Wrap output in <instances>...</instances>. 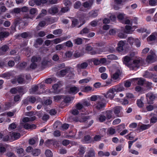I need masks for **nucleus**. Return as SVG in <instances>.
<instances>
[{"instance_id":"8fccbe9b","label":"nucleus","mask_w":157,"mask_h":157,"mask_svg":"<svg viewBox=\"0 0 157 157\" xmlns=\"http://www.w3.org/2000/svg\"><path fill=\"white\" fill-rule=\"evenodd\" d=\"M131 29V27L130 25H127L125 26V28L124 30L125 33H130V30Z\"/></svg>"},{"instance_id":"f257e3e1","label":"nucleus","mask_w":157,"mask_h":157,"mask_svg":"<svg viewBox=\"0 0 157 157\" xmlns=\"http://www.w3.org/2000/svg\"><path fill=\"white\" fill-rule=\"evenodd\" d=\"M106 104L105 100L102 97L96 101V103L93 105V107L98 110L101 111L104 109Z\"/></svg>"},{"instance_id":"3c124183","label":"nucleus","mask_w":157,"mask_h":157,"mask_svg":"<svg viewBox=\"0 0 157 157\" xmlns=\"http://www.w3.org/2000/svg\"><path fill=\"white\" fill-rule=\"evenodd\" d=\"M98 119L100 122H102L105 121L106 119L105 116L100 115Z\"/></svg>"},{"instance_id":"2eb2a0df","label":"nucleus","mask_w":157,"mask_h":157,"mask_svg":"<svg viewBox=\"0 0 157 157\" xmlns=\"http://www.w3.org/2000/svg\"><path fill=\"white\" fill-rule=\"evenodd\" d=\"M124 44V43L123 41H119L118 43V47L117 48V50L119 52L123 51L124 50L123 46Z\"/></svg>"},{"instance_id":"ea45409f","label":"nucleus","mask_w":157,"mask_h":157,"mask_svg":"<svg viewBox=\"0 0 157 157\" xmlns=\"http://www.w3.org/2000/svg\"><path fill=\"white\" fill-rule=\"evenodd\" d=\"M115 89L116 92H117L124 90V88L122 85H119L117 86V88Z\"/></svg>"},{"instance_id":"e433bc0d","label":"nucleus","mask_w":157,"mask_h":157,"mask_svg":"<svg viewBox=\"0 0 157 157\" xmlns=\"http://www.w3.org/2000/svg\"><path fill=\"white\" fill-rule=\"evenodd\" d=\"M47 11L44 9H43L41 10V13H40L36 18V19H38L40 18L41 17L45 15L46 14Z\"/></svg>"},{"instance_id":"f704fd0d","label":"nucleus","mask_w":157,"mask_h":157,"mask_svg":"<svg viewBox=\"0 0 157 157\" xmlns=\"http://www.w3.org/2000/svg\"><path fill=\"white\" fill-rule=\"evenodd\" d=\"M17 81L18 83L21 84H24L25 83V81L22 75L19 76L17 79Z\"/></svg>"},{"instance_id":"680f3d73","label":"nucleus","mask_w":157,"mask_h":157,"mask_svg":"<svg viewBox=\"0 0 157 157\" xmlns=\"http://www.w3.org/2000/svg\"><path fill=\"white\" fill-rule=\"evenodd\" d=\"M76 107L77 109L78 110H81L83 107V105L82 104H81L79 103L77 104L76 105Z\"/></svg>"},{"instance_id":"49530a36","label":"nucleus","mask_w":157,"mask_h":157,"mask_svg":"<svg viewBox=\"0 0 157 157\" xmlns=\"http://www.w3.org/2000/svg\"><path fill=\"white\" fill-rule=\"evenodd\" d=\"M81 5V2L79 1H77L76 2L74 5V7L75 9H78L80 7Z\"/></svg>"},{"instance_id":"a18cd8bd","label":"nucleus","mask_w":157,"mask_h":157,"mask_svg":"<svg viewBox=\"0 0 157 157\" xmlns=\"http://www.w3.org/2000/svg\"><path fill=\"white\" fill-rule=\"evenodd\" d=\"M82 105H83V107H88L91 105L90 103V101H88L85 100H84L83 101Z\"/></svg>"},{"instance_id":"4d7b16f0","label":"nucleus","mask_w":157,"mask_h":157,"mask_svg":"<svg viewBox=\"0 0 157 157\" xmlns=\"http://www.w3.org/2000/svg\"><path fill=\"white\" fill-rule=\"evenodd\" d=\"M28 100L29 102L33 103L35 102L36 101V98L35 97L33 96H30L29 97Z\"/></svg>"},{"instance_id":"bf43d9fd","label":"nucleus","mask_w":157,"mask_h":157,"mask_svg":"<svg viewBox=\"0 0 157 157\" xmlns=\"http://www.w3.org/2000/svg\"><path fill=\"white\" fill-rule=\"evenodd\" d=\"M107 57L108 59H116L117 58V56L113 54L109 55Z\"/></svg>"},{"instance_id":"13d9d810","label":"nucleus","mask_w":157,"mask_h":157,"mask_svg":"<svg viewBox=\"0 0 157 157\" xmlns=\"http://www.w3.org/2000/svg\"><path fill=\"white\" fill-rule=\"evenodd\" d=\"M73 98H70L69 97H66L64 99V101L66 103H68L70 102L71 100H73Z\"/></svg>"},{"instance_id":"473e14b6","label":"nucleus","mask_w":157,"mask_h":157,"mask_svg":"<svg viewBox=\"0 0 157 157\" xmlns=\"http://www.w3.org/2000/svg\"><path fill=\"white\" fill-rule=\"evenodd\" d=\"M90 29L86 27L81 31L80 32V34L83 35L87 33L90 32Z\"/></svg>"},{"instance_id":"09e8293b","label":"nucleus","mask_w":157,"mask_h":157,"mask_svg":"<svg viewBox=\"0 0 157 157\" xmlns=\"http://www.w3.org/2000/svg\"><path fill=\"white\" fill-rule=\"evenodd\" d=\"M74 41L76 44L80 45L82 43V40L80 38H78L76 39H75Z\"/></svg>"},{"instance_id":"4c0bfd02","label":"nucleus","mask_w":157,"mask_h":157,"mask_svg":"<svg viewBox=\"0 0 157 157\" xmlns=\"http://www.w3.org/2000/svg\"><path fill=\"white\" fill-rule=\"evenodd\" d=\"M45 154L47 157H52L53 156L52 153L50 150H46Z\"/></svg>"},{"instance_id":"603ef678","label":"nucleus","mask_w":157,"mask_h":157,"mask_svg":"<svg viewBox=\"0 0 157 157\" xmlns=\"http://www.w3.org/2000/svg\"><path fill=\"white\" fill-rule=\"evenodd\" d=\"M136 103L139 107H141L144 105V103L140 99L137 100L136 101Z\"/></svg>"},{"instance_id":"0e129e2a","label":"nucleus","mask_w":157,"mask_h":157,"mask_svg":"<svg viewBox=\"0 0 157 157\" xmlns=\"http://www.w3.org/2000/svg\"><path fill=\"white\" fill-rule=\"evenodd\" d=\"M131 84V82L128 80L125 81L124 82V86L126 87H130Z\"/></svg>"},{"instance_id":"aec40b11","label":"nucleus","mask_w":157,"mask_h":157,"mask_svg":"<svg viewBox=\"0 0 157 157\" xmlns=\"http://www.w3.org/2000/svg\"><path fill=\"white\" fill-rule=\"evenodd\" d=\"M34 2L36 5L40 6L48 2V0H34Z\"/></svg>"},{"instance_id":"7c9ffc66","label":"nucleus","mask_w":157,"mask_h":157,"mask_svg":"<svg viewBox=\"0 0 157 157\" xmlns=\"http://www.w3.org/2000/svg\"><path fill=\"white\" fill-rule=\"evenodd\" d=\"M40 153V151L39 149H34L32 151V154L34 156H37Z\"/></svg>"},{"instance_id":"6ab92c4d","label":"nucleus","mask_w":157,"mask_h":157,"mask_svg":"<svg viewBox=\"0 0 157 157\" xmlns=\"http://www.w3.org/2000/svg\"><path fill=\"white\" fill-rule=\"evenodd\" d=\"M48 12L50 14H55L58 12L57 8L56 7H52L48 10Z\"/></svg>"},{"instance_id":"0eeeda50","label":"nucleus","mask_w":157,"mask_h":157,"mask_svg":"<svg viewBox=\"0 0 157 157\" xmlns=\"http://www.w3.org/2000/svg\"><path fill=\"white\" fill-rule=\"evenodd\" d=\"M157 57L155 54L148 55L146 59V61L148 63H153L156 61Z\"/></svg>"},{"instance_id":"393cba45","label":"nucleus","mask_w":157,"mask_h":157,"mask_svg":"<svg viewBox=\"0 0 157 157\" xmlns=\"http://www.w3.org/2000/svg\"><path fill=\"white\" fill-rule=\"evenodd\" d=\"M36 117L35 116L31 117H25L23 119V121L24 122L29 121H32L35 120Z\"/></svg>"},{"instance_id":"423d86ee","label":"nucleus","mask_w":157,"mask_h":157,"mask_svg":"<svg viewBox=\"0 0 157 157\" xmlns=\"http://www.w3.org/2000/svg\"><path fill=\"white\" fill-rule=\"evenodd\" d=\"M131 58L128 56H126L123 58V62L127 67L130 69L132 62Z\"/></svg>"},{"instance_id":"a19ab883","label":"nucleus","mask_w":157,"mask_h":157,"mask_svg":"<svg viewBox=\"0 0 157 157\" xmlns=\"http://www.w3.org/2000/svg\"><path fill=\"white\" fill-rule=\"evenodd\" d=\"M18 65L19 68L22 69L25 67L27 65V63L25 62H23L19 64Z\"/></svg>"},{"instance_id":"9d476101","label":"nucleus","mask_w":157,"mask_h":157,"mask_svg":"<svg viewBox=\"0 0 157 157\" xmlns=\"http://www.w3.org/2000/svg\"><path fill=\"white\" fill-rule=\"evenodd\" d=\"M93 0H90L89 1H86L82 3V5L85 8L90 9L93 4Z\"/></svg>"},{"instance_id":"c9c22d12","label":"nucleus","mask_w":157,"mask_h":157,"mask_svg":"<svg viewBox=\"0 0 157 157\" xmlns=\"http://www.w3.org/2000/svg\"><path fill=\"white\" fill-rule=\"evenodd\" d=\"M156 37L157 38V33H156L155 36L152 34L147 38V40L149 41L154 40H155Z\"/></svg>"},{"instance_id":"5fc2aeb1","label":"nucleus","mask_w":157,"mask_h":157,"mask_svg":"<svg viewBox=\"0 0 157 157\" xmlns=\"http://www.w3.org/2000/svg\"><path fill=\"white\" fill-rule=\"evenodd\" d=\"M78 23V22L77 19H74L72 21V26L73 27H74Z\"/></svg>"},{"instance_id":"774afa93","label":"nucleus","mask_w":157,"mask_h":157,"mask_svg":"<svg viewBox=\"0 0 157 157\" xmlns=\"http://www.w3.org/2000/svg\"><path fill=\"white\" fill-rule=\"evenodd\" d=\"M134 43L137 47H139L140 46V42L138 39H135V41Z\"/></svg>"},{"instance_id":"69168bd1","label":"nucleus","mask_w":157,"mask_h":157,"mask_svg":"<svg viewBox=\"0 0 157 157\" xmlns=\"http://www.w3.org/2000/svg\"><path fill=\"white\" fill-rule=\"evenodd\" d=\"M63 48V46L62 44H58L56 46V49L57 50H62Z\"/></svg>"},{"instance_id":"b1692460","label":"nucleus","mask_w":157,"mask_h":157,"mask_svg":"<svg viewBox=\"0 0 157 157\" xmlns=\"http://www.w3.org/2000/svg\"><path fill=\"white\" fill-rule=\"evenodd\" d=\"M112 111L111 110H108L105 112L106 118L107 120L110 119L112 117Z\"/></svg>"},{"instance_id":"dca6fc26","label":"nucleus","mask_w":157,"mask_h":157,"mask_svg":"<svg viewBox=\"0 0 157 157\" xmlns=\"http://www.w3.org/2000/svg\"><path fill=\"white\" fill-rule=\"evenodd\" d=\"M22 90L21 87H14L12 88L10 90V92L12 94H15L17 91L21 92Z\"/></svg>"},{"instance_id":"cd10ccee","label":"nucleus","mask_w":157,"mask_h":157,"mask_svg":"<svg viewBox=\"0 0 157 157\" xmlns=\"http://www.w3.org/2000/svg\"><path fill=\"white\" fill-rule=\"evenodd\" d=\"M86 148L83 147H80L78 150L79 155H82L85 152Z\"/></svg>"},{"instance_id":"f03ea898","label":"nucleus","mask_w":157,"mask_h":157,"mask_svg":"<svg viewBox=\"0 0 157 157\" xmlns=\"http://www.w3.org/2000/svg\"><path fill=\"white\" fill-rule=\"evenodd\" d=\"M143 63V61L141 58L139 57L136 59L132 62L130 69L134 70L139 68L142 65Z\"/></svg>"},{"instance_id":"ddd939ff","label":"nucleus","mask_w":157,"mask_h":157,"mask_svg":"<svg viewBox=\"0 0 157 157\" xmlns=\"http://www.w3.org/2000/svg\"><path fill=\"white\" fill-rule=\"evenodd\" d=\"M79 91V88L76 86H72L70 88L68 92L71 94H75Z\"/></svg>"},{"instance_id":"e2e57ef3","label":"nucleus","mask_w":157,"mask_h":157,"mask_svg":"<svg viewBox=\"0 0 157 157\" xmlns=\"http://www.w3.org/2000/svg\"><path fill=\"white\" fill-rule=\"evenodd\" d=\"M90 117L88 116H83L82 119L79 120L80 122H85L87 121V119H89Z\"/></svg>"},{"instance_id":"de8ad7c7","label":"nucleus","mask_w":157,"mask_h":157,"mask_svg":"<svg viewBox=\"0 0 157 157\" xmlns=\"http://www.w3.org/2000/svg\"><path fill=\"white\" fill-rule=\"evenodd\" d=\"M135 39H133L132 37H130L128 38L127 41L131 45H132L133 43L135 42Z\"/></svg>"},{"instance_id":"c03bdc74","label":"nucleus","mask_w":157,"mask_h":157,"mask_svg":"<svg viewBox=\"0 0 157 157\" xmlns=\"http://www.w3.org/2000/svg\"><path fill=\"white\" fill-rule=\"evenodd\" d=\"M108 132L109 134L112 135L115 133L116 131L115 129L110 128L108 129Z\"/></svg>"},{"instance_id":"5701e85b","label":"nucleus","mask_w":157,"mask_h":157,"mask_svg":"<svg viewBox=\"0 0 157 157\" xmlns=\"http://www.w3.org/2000/svg\"><path fill=\"white\" fill-rule=\"evenodd\" d=\"M151 126V125L150 124H142L140 127V130L141 131L145 130L148 129Z\"/></svg>"},{"instance_id":"4be33fe9","label":"nucleus","mask_w":157,"mask_h":157,"mask_svg":"<svg viewBox=\"0 0 157 157\" xmlns=\"http://www.w3.org/2000/svg\"><path fill=\"white\" fill-rule=\"evenodd\" d=\"M24 127L26 129H33L35 128L36 125L34 124H30L28 123H26L24 125Z\"/></svg>"},{"instance_id":"6e6d98bb","label":"nucleus","mask_w":157,"mask_h":157,"mask_svg":"<svg viewBox=\"0 0 157 157\" xmlns=\"http://www.w3.org/2000/svg\"><path fill=\"white\" fill-rule=\"evenodd\" d=\"M62 32V31L61 29H58L54 30L53 32V33L55 35H59Z\"/></svg>"},{"instance_id":"2f4dec72","label":"nucleus","mask_w":157,"mask_h":157,"mask_svg":"<svg viewBox=\"0 0 157 157\" xmlns=\"http://www.w3.org/2000/svg\"><path fill=\"white\" fill-rule=\"evenodd\" d=\"M17 153L18 154L19 156L20 157L23 156L24 155L23 153L24 150L21 148L17 149Z\"/></svg>"},{"instance_id":"1a4fd4ad","label":"nucleus","mask_w":157,"mask_h":157,"mask_svg":"<svg viewBox=\"0 0 157 157\" xmlns=\"http://www.w3.org/2000/svg\"><path fill=\"white\" fill-rule=\"evenodd\" d=\"M143 76L144 77L146 78H154L157 76L155 74L150 72L148 71H146L144 72Z\"/></svg>"},{"instance_id":"58836bf2","label":"nucleus","mask_w":157,"mask_h":157,"mask_svg":"<svg viewBox=\"0 0 157 157\" xmlns=\"http://www.w3.org/2000/svg\"><path fill=\"white\" fill-rule=\"evenodd\" d=\"M69 71V69L68 68H66L64 70H63L60 71V74L61 76H63L66 75Z\"/></svg>"},{"instance_id":"412c9836","label":"nucleus","mask_w":157,"mask_h":157,"mask_svg":"<svg viewBox=\"0 0 157 157\" xmlns=\"http://www.w3.org/2000/svg\"><path fill=\"white\" fill-rule=\"evenodd\" d=\"M92 90V87L90 86H87L83 87L81 89V91L87 93L91 91Z\"/></svg>"},{"instance_id":"9b49d317","label":"nucleus","mask_w":157,"mask_h":157,"mask_svg":"<svg viewBox=\"0 0 157 157\" xmlns=\"http://www.w3.org/2000/svg\"><path fill=\"white\" fill-rule=\"evenodd\" d=\"M16 36L17 37H19L21 36L23 38H26L28 37H31L32 36L31 33L29 32H24L20 34L17 35Z\"/></svg>"},{"instance_id":"6e6552de","label":"nucleus","mask_w":157,"mask_h":157,"mask_svg":"<svg viewBox=\"0 0 157 157\" xmlns=\"http://www.w3.org/2000/svg\"><path fill=\"white\" fill-rule=\"evenodd\" d=\"M38 87L37 86H35L32 87L30 90L29 92L30 94H40L42 93V92H39L38 90Z\"/></svg>"},{"instance_id":"72a5a7b5","label":"nucleus","mask_w":157,"mask_h":157,"mask_svg":"<svg viewBox=\"0 0 157 157\" xmlns=\"http://www.w3.org/2000/svg\"><path fill=\"white\" fill-rule=\"evenodd\" d=\"M0 76L6 79H7L11 76V74L9 72H6L0 75Z\"/></svg>"},{"instance_id":"20e7f679","label":"nucleus","mask_w":157,"mask_h":157,"mask_svg":"<svg viewBox=\"0 0 157 157\" xmlns=\"http://www.w3.org/2000/svg\"><path fill=\"white\" fill-rule=\"evenodd\" d=\"M115 92H116L115 88H112L110 89L109 91H108L106 94H105L104 96L106 98H108L112 99L114 98L115 95Z\"/></svg>"},{"instance_id":"052dcab7","label":"nucleus","mask_w":157,"mask_h":157,"mask_svg":"<svg viewBox=\"0 0 157 157\" xmlns=\"http://www.w3.org/2000/svg\"><path fill=\"white\" fill-rule=\"evenodd\" d=\"M21 12V9L20 8H16L14 9L12 12V13L14 12L15 13L18 14Z\"/></svg>"},{"instance_id":"864d4df0","label":"nucleus","mask_w":157,"mask_h":157,"mask_svg":"<svg viewBox=\"0 0 157 157\" xmlns=\"http://www.w3.org/2000/svg\"><path fill=\"white\" fill-rule=\"evenodd\" d=\"M90 79L85 78L79 81V83L81 84L82 83H87L89 82Z\"/></svg>"},{"instance_id":"c756f323","label":"nucleus","mask_w":157,"mask_h":157,"mask_svg":"<svg viewBox=\"0 0 157 157\" xmlns=\"http://www.w3.org/2000/svg\"><path fill=\"white\" fill-rule=\"evenodd\" d=\"M89 16L91 17H95L98 15V13L96 11H91L89 13Z\"/></svg>"},{"instance_id":"79ce46f5","label":"nucleus","mask_w":157,"mask_h":157,"mask_svg":"<svg viewBox=\"0 0 157 157\" xmlns=\"http://www.w3.org/2000/svg\"><path fill=\"white\" fill-rule=\"evenodd\" d=\"M9 49V47L6 45H3L0 49V51H2L3 52H6Z\"/></svg>"},{"instance_id":"a878e982","label":"nucleus","mask_w":157,"mask_h":157,"mask_svg":"<svg viewBox=\"0 0 157 157\" xmlns=\"http://www.w3.org/2000/svg\"><path fill=\"white\" fill-rule=\"evenodd\" d=\"M103 97L99 95H93L90 98V99L92 101H95L96 100H98L100 99V98H102Z\"/></svg>"},{"instance_id":"bb28decb","label":"nucleus","mask_w":157,"mask_h":157,"mask_svg":"<svg viewBox=\"0 0 157 157\" xmlns=\"http://www.w3.org/2000/svg\"><path fill=\"white\" fill-rule=\"evenodd\" d=\"M121 74V72L120 71L118 70L114 74L112 75V78L114 80H116L118 78Z\"/></svg>"},{"instance_id":"7ed1b4c3","label":"nucleus","mask_w":157,"mask_h":157,"mask_svg":"<svg viewBox=\"0 0 157 157\" xmlns=\"http://www.w3.org/2000/svg\"><path fill=\"white\" fill-rule=\"evenodd\" d=\"M147 103L149 104H153V101L156 98V94L151 92H149L146 94Z\"/></svg>"},{"instance_id":"a211bd4d","label":"nucleus","mask_w":157,"mask_h":157,"mask_svg":"<svg viewBox=\"0 0 157 157\" xmlns=\"http://www.w3.org/2000/svg\"><path fill=\"white\" fill-rule=\"evenodd\" d=\"M122 109V108L120 106H116L114 108V112L117 117H120L119 114Z\"/></svg>"},{"instance_id":"39448f33","label":"nucleus","mask_w":157,"mask_h":157,"mask_svg":"<svg viewBox=\"0 0 157 157\" xmlns=\"http://www.w3.org/2000/svg\"><path fill=\"white\" fill-rule=\"evenodd\" d=\"M88 66V63L86 62H84L77 64L76 66V67L78 73V74H80L81 71L82 69H86Z\"/></svg>"},{"instance_id":"4468645a","label":"nucleus","mask_w":157,"mask_h":157,"mask_svg":"<svg viewBox=\"0 0 157 157\" xmlns=\"http://www.w3.org/2000/svg\"><path fill=\"white\" fill-rule=\"evenodd\" d=\"M10 35L8 32L2 31L0 32V39L1 40H2L5 38H6Z\"/></svg>"},{"instance_id":"37998d69","label":"nucleus","mask_w":157,"mask_h":157,"mask_svg":"<svg viewBox=\"0 0 157 157\" xmlns=\"http://www.w3.org/2000/svg\"><path fill=\"white\" fill-rule=\"evenodd\" d=\"M16 126L17 125L16 124L14 123H13L10 125L8 128V129L10 131L16 128Z\"/></svg>"},{"instance_id":"338daca9","label":"nucleus","mask_w":157,"mask_h":157,"mask_svg":"<svg viewBox=\"0 0 157 157\" xmlns=\"http://www.w3.org/2000/svg\"><path fill=\"white\" fill-rule=\"evenodd\" d=\"M62 98V96L56 95L53 96L54 101H57L59 100Z\"/></svg>"},{"instance_id":"c85d7f7f","label":"nucleus","mask_w":157,"mask_h":157,"mask_svg":"<svg viewBox=\"0 0 157 157\" xmlns=\"http://www.w3.org/2000/svg\"><path fill=\"white\" fill-rule=\"evenodd\" d=\"M41 58L40 57L34 56L32 58L31 61L32 63H36L40 61Z\"/></svg>"},{"instance_id":"f8f14e48","label":"nucleus","mask_w":157,"mask_h":157,"mask_svg":"<svg viewBox=\"0 0 157 157\" xmlns=\"http://www.w3.org/2000/svg\"><path fill=\"white\" fill-rule=\"evenodd\" d=\"M95 155V153L94 150L92 148H90L86 152L84 157H94Z\"/></svg>"},{"instance_id":"f3484780","label":"nucleus","mask_w":157,"mask_h":157,"mask_svg":"<svg viewBox=\"0 0 157 157\" xmlns=\"http://www.w3.org/2000/svg\"><path fill=\"white\" fill-rule=\"evenodd\" d=\"M20 134L18 133L13 132L10 134L11 138L14 140H16L20 138Z\"/></svg>"}]
</instances>
